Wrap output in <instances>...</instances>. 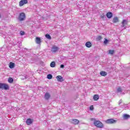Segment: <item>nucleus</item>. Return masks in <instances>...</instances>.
Returning a JSON list of instances; mask_svg holds the SVG:
<instances>
[{
    "label": "nucleus",
    "mask_w": 130,
    "mask_h": 130,
    "mask_svg": "<svg viewBox=\"0 0 130 130\" xmlns=\"http://www.w3.org/2000/svg\"><path fill=\"white\" fill-rule=\"evenodd\" d=\"M105 41H104V44H107L108 43V40L106 39H104Z\"/></svg>",
    "instance_id": "28"
},
{
    "label": "nucleus",
    "mask_w": 130,
    "mask_h": 130,
    "mask_svg": "<svg viewBox=\"0 0 130 130\" xmlns=\"http://www.w3.org/2000/svg\"><path fill=\"white\" fill-rule=\"evenodd\" d=\"M47 79H48L49 80H51V79H52V75H51V74L48 75Z\"/></svg>",
    "instance_id": "25"
},
{
    "label": "nucleus",
    "mask_w": 130,
    "mask_h": 130,
    "mask_svg": "<svg viewBox=\"0 0 130 130\" xmlns=\"http://www.w3.org/2000/svg\"><path fill=\"white\" fill-rule=\"evenodd\" d=\"M93 124L99 128H103L104 127L103 123L99 120H94Z\"/></svg>",
    "instance_id": "1"
},
{
    "label": "nucleus",
    "mask_w": 130,
    "mask_h": 130,
    "mask_svg": "<svg viewBox=\"0 0 130 130\" xmlns=\"http://www.w3.org/2000/svg\"><path fill=\"white\" fill-rule=\"evenodd\" d=\"M123 117L124 119H128V118L130 117V116L128 114H124Z\"/></svg>",
    "instance_id": "19"
},
{
    "label": "nucleus",
    "mask_w": 130,
    "mask_h": 130,
    "mask_svg": "<svg viewBox=\"0 0 130 130\" xmlns=\"http://www.w3.org/2000/svg\"><path fill=\"white\" fill-rule=\"evenodd\" d=\"M60 68L61 69H64V65L63 64H61L60 66Z\"/></svg>",
    "instance_id": "31"
},
{
    "label": "nucleus",
    "mask_w": 130,
    "mask_h": 130,
    "mask_svg": "<svg viewBox=\"0 0 130 130\" xmlns=\"http://www.w3.org/2000/svg\"><path fill=\"white\" fill-rule=\"evenodd\" d=\"M89 110H91V111L94 110V106H93V105H91L90 106Z\"/></svg>",
    "instance_id": "27"
},
{
    "label": "nucleus",
    "mask_w": 130,
    "mask_h": 130,
    "mask_svg": "<svg viewBox=\"0 0 130 130\" xmlns=\"http://www.w3.org/2000/svg\"><path fill=\"white\" fill-rule=\"evenodd\" d=\"M56 78L58 82H63L64 81V79L60 75L57 76Z\"/></svg>",
    "instance_id": "7"
},
{
    "label": "nucleus",
    "mask_w": 130,
    "mask_h": 130,
    "mask_svg": "<svg viewBox=\"0 0 130 130\" xmlns=\"http://www.w3.org/2000/svg\"><path fill=\"white\" fill-rule=\"evenodd\" d=\"M109 54H114V50H109Z\"/></svg>",
    "instance_id": "24"
},
{
    "label": "nucleus",
    "mask_w": 130,
    "mask_h": 130,
    "mask_svg": "<svg viewBox=\"0 0 130 130\" xmlns=\"http://www.w3.org/2000/svg\"><path fill=\"white\" fill-rule=\"evenodd\" d=\"M72 123L73 124L77 125V124H79V123H80V121L77 119H73L72 120Z\"/></svg>",
    "instance_id": "9"
},
{
    "label": "nucleus",
    "mask_w": 130,
    "mask_h": 130,
    "mask_svg": "<svg viewBox=\"0 0 130 130\" xmlns=\"http://www.w3.org/2000/svg\"><path fill=\"white\" fill-rule=\"evenodd\" d=\"M93 98L94 101H98L99 100V95L98 94H94Z\"/></svg>",
    "instance_id": "16"
},
{
    "label": "nucleus",
    "mask_w": 130,
    "mask_h": 130,
    "mask_svg": "<svg viewBox=\"0 0 130 130\" xmlns=\"http://www.w3.org/2000/svg\"><path fill=\"white\" fill-rule=\"evenodd\" d=\"M113 23H117L118 22V17H114L113 19Z\"/></svg>",
    "instance_id": "18"
},
{
    "label": "nucleus",
    "mask_w": 130,
    "mask_h": 130,
    "mask_svg": "<svg viewBox=\"0 0 130 130\" xmlns=\"http://www.w3.org/2000/svg\"><path fill=\"white\" fill-rule=\"evenodd\" d=\"M122 90V89H121V87H118L117 89V91L118 92H121Z\"/></svg>",
    "instance_id": "30"
},
{
    "label": "nucleus",
    "mask_w": 130,
    "mask_h": 130,
    "mask_svg": "<svg viewBox=\"0 0 130 130\" xmlns=\"http://www.w3.org/2000/svg\"><path fill=\"white\" fill-rule=\"evenodd\" d=\"M51 68H54L55 67V62L52 61L50 63Z\"/></svg>",
    "instance_id": "21"
},
{
    "label": "nucleus",
    "mask_w": 130,
    "mask_h": 130,
    "mask_svg": "<svg viewBox=\"0 0 130 130\" xmlns=\"http://www.w3.org/2000/svg\"><path fill=\"white\" fill-rule=\"evenodd\" d=\"M122 25V27H124V29L126 28L125 26H126V25H127V20H125V19H123L121 22Z\"/></svg>",
    "instance_id": "10"
},
{
    "label": "nucleus",
    "mask_w": 130,
    "mask_h": 130,
    "mask_svg": "<svg viewBox=\"0 0 130 130\" xmlns=\"http://www.w3.org/2000/svg\"><path fill=\"white\" fill-rule=\"evenodd\" d=\"M59 49V48L56 46H53L51 49V51L52 52H53L54 53H55Z\"/></svg>",
    "instance_id": "6"
},
{
    "label": "nucleus",
    "mask_w": 130,
    "mask_h": 130,
    "mask_svg": "<svg viewBox=\"0 0 130 130\" xmlns=\"http://www.w3.org/2000/svg\"><path fill=\"white\" fill-rule=\"evenodd\" d=\"M36 43L37 44H40L41 43V39L39 37L36 38Z\"/></svg>",
    "instance_id": "13"
},
{
    "label": "nucleus",
    "mask_w": 130,
    "mask_h": 130,
    "mask_svg": "<svg viewBox=\"0 0 130 130\" xmlns=\"http://www.w3.org/2000/svg\"><path fill=\"white\" fill-rule=\"evenodd\" d=\"M28 3V0H21L19 2V7H23L24 5Z\"/></svg>",
    "instance_id": "5"
},
{
    "label": "nucleus",
    "mask_w": 130,
    "mask_h": 130,
    "mask_svg": "<svg viewBox=\"0 0 130 130\" xmlns=\"http://www.w3.org/2000/svg\"><path fill=\"white\" fill-rule=\"evenodd\" d=\"M49 98H50V94H49V93L48 92H46L45 94V99H46V100H48Z\"/></svg>",
    "instance_id": "14"
},
{
    "label": "nucleus",
    "mask_w": 130,
    "mask_h": 130,
    "mask_svg": "<svg viewBox=\"0 0 130 130\" xmlns=\"http://www.w3.org/2000/svg\"><path fill=\"white\" fill-rule=\"evenodd\" d=\"M45 37L47 38V39H49L50 40H51V37L50 36V35L48 34H46L45 35Z\"/></svg>",
    "instance_id": "20"
},
{
    "label": "nucleus",
    "mask_w": 130,
    "mask_h": 130,
    "mask_svg": "<svg viewBox=\"0 0 130 130\" xmlns=\"http://www.w3.org/2000/svg\"><path fill=\"white\" fill-rule=\"evenodd\" d=\"M100 74L102 77H106L107 76V72L104 71H101Z\"/></svg>",
    "instance_id": "12"
},
{
    "label": "nucleus",
    "mask_w": 130,
    "mask_h": 130,
    "mask_svg": "<svg viewBox=\"0 0 130 130\" xmlns=\"http://www.w3.org/2000/svg\"><path fill=\"white\" fill-rule=\"evenodd\" d=\"M102 39H103V38L101 36H98L96 38L97 41H100V40H102Z\"/></svg>",
    "instance_id": "23"
},
{
    "label": "nucleus",
    "mask_w": 130,
    "mask_h": 130,
    "mask_svg": "<svg viewBox=\"0 0 130 130\" xmlns=\"http://www.w3.org/2000/svg\"><path fill=\"white\" fill-rule=\"evenodd\" d=\"M0 18H2V16L1 15V14H0Z\"/></svg>",
    "instance_id": "33"
},
{
    "label": "nucleus",
    "mask_w": 130,
    "mask_h": 130,
    "mask_svg": "<svg viewBox=\"0 0 130 130\" xmlns=\"http://www.w3.org/2000/svg\"><path fill=\"white\" fill-rule=\"evenodd\" d=\"M9 68L10 69H14L15 68V63L10 62L9 63Z\"/></svg>",
    "instance_id": "17"
},
{
    "label": "nucleus",
    "mask_w": 130,
    "mask_h": 130,
    "mask_svg": "<svg viewBox=\"0 0 130 130\" xmlns=\"http://www.w3.org/2000/svg\"><path fill=\"white\" fill-rule=\"evenodd\" d=\"M0 89L6 90H9V89H10V86H9V84L7 83H0Z\"/></svg>",
    "instance_id": "2"
},
{
    "label": "nucleus",
    "mask_w": 130,
    "mask_h": 130,
    "mask_svg": "<svg viewBox=\"0 0 130 130\" xmlns=\"http://www.w3.org/2000/svg\"><path fill=\"white\" fill-rule=\"evenodd\" d=\"M18 20L20 22H23V21H25V20H26V14H25L24 12L20 13L18 17Z\"/></svg>",
    "instance_id": "3"
},
{
    "label": "nucleus",
    "mask_w": 130,
    "mask_h": 130,
    "mask_svg": "<svg viewBox=\"0 0 130 130\" xmlns=\"http://www.w3.org/2000/svg\"><path fill=\"white\" fill-rule=\"evenodd\" d=\"M116 120H114L113 119H108L105 121L106 123L108 124H113V123H116Z\"/></svg>",
    "instance_id": "4"
},
{
    "label": "nucleus",
    "mask_w": 130,
    "mask_h": 130,
    "mask_svg": "<svg viewBox=\"0 0 130 130\" xmlns=\"http://www.w3.org/2000/svg\"><path fill=\"white\" fill-rule=\"evenodd\" d=\"M101 18L103 20H104V19H105V18H106L105 15H104V14H103L102 15H101Z\"/></svg>",
    "instance_id": "26"
},
{
    "label": "nucleus",
    "mask_w": 130,
    "mask_h": 130,
    "mask_svg": "<svg viewBox=\"0 0 130 130\" xmlns=\"http://www.w3.org/2000/svg\"><path fill=\"white\" fill-rule=\"evenodd\" d=\"M8 82L9 83H14V79L12 78H8Z\"/></svg>",
    "instance_id": "22"
},
{
    "label": "nucleus",
    "mask_w": 130,
    "mask_h": 130,
    "mask_svg": "<svg viewBox=\"0 0 130 130\" xmlns=\"http://www.w3.org/2000/svg\"><path fill=\"white\" fill-rule=\"evenodd\" d=\"M20 35H21V36H23V35H25V32H24L23 31H20Z\"/></svg>",
    "instance_id": "29"
},
{
    "label": "nucleus",
    "mask_w": 130,
    "mask_h": 130,
    "mask_svg": "<svg viewBox=\"0 0 130 130\" xmlns=\"http://www.w3.org/2000/svg\"><path fill=\"white\" fill-rule=\"evenodd\" d=\"M26 122L27 125H30V124H31V123H33V119L31 118H28L26 120Z\"/></svg>",
    "instance_id": "8"
},
{
    "label": "nucleus",
    "mask_w": 130,
    "mask_h": 130,
    "mask_svg": "<svg viewBox=\"0 0 130 130\" xmlns=\"http://www.w3.org/2000/svg\"><path fill=\"white\" fill-rule=\"evenodd\" d=\"M108 19H111L113 14L111 12H108L106 14Z\"/></svg>",
    "instance_id": "11"
},
{
    "label": "nucleus",
    "mask_w": 130,
    "mask_h": 130,
    "mask_svg": "<svg viewBox=\"0 0 130 130\" xmlns=\"http://www.w3.org/2000/svg\"><path fill=\"white\" fill-rule=\"evenodd\" d=\"M85 46L88 48H90V47H92V43L90 42H87L85 44Z\"/></svg>",
    "instance_id": "15"
},
{
    "label": "nucleus",
    "mask_w": 130,
    "mask_h": 130,
    "mask_svg": "<svg viewBox=\"0 0 130 130\" xmlns=\"http://www.w3.org/2000/svg\"><path fill=\"white\" fill-rule=\"evenodd\" d=\"M91 120H94V119L93 118H91Z\"/></svg>",
    "instance_id": "32"
}]
</instances>
